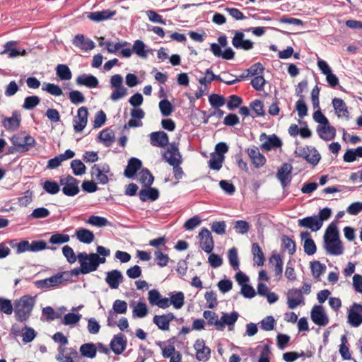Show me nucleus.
<instances>
[{
	"label": "nucleus",
	"instance_id": "nucleus-1",
	"mask_svg": "<svg viewBox=\"0 0 362 362\" xmlns=\"http://www.w3.org/2000/svg\"><path fill=\"white\" fill-rule=\"evenodd\" d=\"M52 339L60 344L58 347V354L55 358L59 362H78L80 358L76 347L66 348L64 346L68 344V339L62 332H56L52 336Z\"/></svg>",
	"mask_w": 362,
	"mask_h": 362
},
{
	"label": "nucleus",
	"instance_id": "nucleus-2",
	"mask_svg": "<svg viewBox=\"0 0 362 362\" xmlns=\"http://www.w3.org/2000/svg\"><path fill=\"white\" fill-rule=\"evenodd\" d=\"M35 298V296L25 295L15 300L14 314L17 321L25 322L30 318L36 303Z\"/></svg>",
	"mask_w": 362,
	"mask_h": 362
},
{
	"label": "nucleus",
	"instance_id": "nucleus-3",
	"mask_svg": "<svg viewBox=\"0 0 362 362\" xmlns=\"http://www.w3.org/2000/svg\"><path fill=\"white\" fill-rule=\"evenodd\" d=\"M10 140L16 151L20 153L28 151L36 144L35 139L32 136L25 134L24 132L14 134Z\"/></svg>",
	"mask_w": 362,
	"mask_h": 362
},
{
	"label": "nucleus",
	"instance_id": "nucleus-4",
	"mask_svg": "<svg viewBox=\"0 0 362 362\" xmlns=\"http://www.w3.org/2000/svg\"><path fill=\"white\" fill-rule=\"evenodd\" d=\"M94 257L95 253L87 254L86 252H82L78 254V261L81 266L82 274H89L98 269Z\"/></svg>",
	"mask_w": 362,
	"mask_h": 362
},
{
	"label": "nucleus",
	"instance_id": "nucleus-5",
	"mask_svg": "<svg viewBox=\"0 0 362 362\" xmlns=\"http://www.w3.org/2000/svg\"><path fill=\"white\" fill-rule=\"evenodd\" d=\"M294 153L313 165H317L321 158L320 154L316 148L310 146L297 147Z\"/></svg>",
	"mask_w": 362,
	"mask_h": 362
},
{
	"label": "nucleus",
	"instance_id": "nucleus-6",
	"mask_svg": "<svg viewBox=\"0 0 362 362\" xmlns=\"http://www.w3.org/2000/svg\"><path fill=\"white\" fill-rule=\"evenodd\" d=\"M63 186L62 192L68 197H74L79 192V181L71 175H67L60 179Z\"/></svg>",
	"mask_w": 362,
	"mask_h": 362
},
{
	"label": "nucleus",
	"instance_id": "nucleus-7",
	"mask_svg": "<svg viewBox=\"0 0 362 362\" xmlns=\"http://www.w3.org/2000/svg\"><path fill=\"white\" fill-rule=\"evenodd\" d=\"M105 44L109 53L115 54L120 50V54L123 57L129 58L132 56V50L129 47L130 43L127 41L122 40L117 42L106 41Z\"/></svg>",
	"mask_w": 362,
	"mask_h": 362
},
{
	"label": "nucleus",
	"instance_id": "nucleus-8",
	"mask_svg": "<svg viewBox=\"0 0 362 362\" xmlns=\"http://www.w3.org/2000/svg\"><path fill=\"white\" fill-rule=\"evenodd\" d=\"M233 34L232 38V45L237 49L250 50L254 47V42L247 39H245V34L241 30H232Z\"/></svg>",
	"mask_w": 362,
	"mask_h": 362
},
{
	"label": "nucleus",
	"instance_id": "nucleus-9",
	"mask_svg": "<svg viewBox=\"0 0 362 362\" xmlns=\"http://www.w3.org/2000/svg\"><path fill=\"white\" fill-rule=\"evenodd\" d=\"M347 322L352 327H358L362 325V304L354 303L349 308Z\"/></svg>",
	"mask_w": 362,
	"mask_h": 362
},
{
	"label": "nucleus",
	"instance_id": "nucleus-10",
	"mask_svg": "<svg viewBox=\"0 0 362 362\" xmlns=\"http://www.w3.org/2000/svg\"><path fill=\"white\" fill-rule=\"evenodd\" d=\"M293 167L290 163H284L279 168L276 178L279 180L283 189L286 188L292 180Z\"/></svg>",
	"mask_w": 362,
	"mask_h": 362
},
{
	"label": "nucleus",
	"instance_id": "nucleus-11",
	"mask_svg": "<svg viewBox=\"0 0 362 362\" xmlns=\"http://www.w3.org/2000/svg\"><path fill=\"white\" fill-rule=\"evenodd\" d=\"M310 318L317 325L325 327L329 323V317L326 314L323 306L315 305L310 312Z\"/></svg>",
	"mask_w": 362,
	"mask_h": 362
},
{
	"label": "nucleus",
	"instance_id": "nucleus-12",
	"mask_svg": "<svg viewBox=\"0 0 362 362\" xmlns=\"http://www.w3.org/2000/svg\"><path fill=\"white\" fill-rule=\"evenodd\" d=\"M304 304L305 298L303 296L302 290L299 288H291L288 291L287 305L288 308L293 310Z\"/></svg>",
	"mask_w": 362,
	"mask_h": 362
},
{
	"label": "nucleus",
	"instance_id": "nucleus-13",
	"mask_svg": "<svg viewBox=\"0 0 362 362\" xmlns=\"http://www.w3.org/2000/svg\"><path fill=\"white\" fill-rule=\"evenodd\" d=\"M200 242V247L206 253L209 254L214 247V242L211 233L206 228H203L198 235Z\"/></svg>",
	"mask_w": 362,
	"mask_h": 362
},
{
	"label": "nucleus",
	"instance_id": "nucleus-14",
	"mask_svg": "<svg viewBox=\"0 0 362 362\" xmlns=\"http://www.w3.org/2000/svg\"><path fill=\"white\" fill-rule=\"evenodd\" d=\"M259 140L262 141L261 148L267 151L280 148L282 146L281 140L276 134L267 136L265 133H262L259 136Z\"/></svg>",
	"mask_w": 362,
	"mask_h": 362
},
{
	"label": "nucleus",
	"instance_id": "nucleus-15",
	"mask_svg": "<svg viewBox=\"0 0 362 362\" xmlns=\"http://www.w3.org/2000/svg\"><path fill=\"white\" fill-rule=\"evenodd\" d=\"M88 108L86 107H81L77 111V115L74 117V129L76 132H81L87 125L88 122Z\"/></svg>",
	"mask_w": 362,
	"mask_h": 362
},
{
	"label": "nucleus",
	"instance_id": "nucleus-16",
	"mask_svg": "<svg viewBox=\"0 0 362 362\" xmlns=\"http://www.w3.org/2000/svg\"><path fill=\"white\" fill-rule=\"evenodd\" d=\"M323 247L327 255L334 256L342 255L344 250L340 239L323 240Z\"/></svg>",
	"mask_w": 362,
	"mask_h": 362
},
{
	"label": "nucleus",
	"instance_id": "nucleus-17",
	"mask_svg": "<svg viewBox=\"0 0 362 362\" xmlns=\"http://www.w3.org/2000/svg\"><path fill=\"white\" fill-rule=\"evenodd\" d=\"M194 348L196 350V358L198 361L206 362L211 357V349L205 345L204 339H197Z\"/></svg>",
	"mask_w": 362,
	"mask_h": 362
},
{
	"label": "nucleus",
	"instance_id": "nucleus-18",
	"mask_svg": "<svg viewBox=\"0 0 362 362\" xmlns=\"http://www.w3.org/2000/svg\"><path fill=\"white\" fill-rule=\"evenodd\" d=\"M72 44L85 52L90 51L95 47V42L92 40L86 38L83 34L76 35L72 40Z\"/></svg>",
	"mask_w": 362,
	"mask_h": 362
},
{
	"label": "nucleus",
	"instance_id": "nucleus-19",
	"mask_svg": "<svg viewBox=\"0 0 362 362\" xmlns=\"http://www.w3.org/2000/svg\"><path fill=\"white\" fill-rule=\"evenodd\" d=\"M175 318L173 313L163 315H156L153 318V322L163 331H168L170 329V323Z\"/></svg>",
	"mask_w": 362,
	"mask_h": 362
},
{
	"label": "nucleus",
	"instance_id": "nucleus-20",
	"mask_svg": "<svg viewBox=\"0 0 362 362\" xmlns=\"http://www.w3.org/2000/svg\"><path fill=\"white\" fill-rule=\"evenodd\" d=\"M300 227L309 228L312 231H317L322 228V220L317 216H307L298 221Z\"/></svg>",
	"mask_w": 362,
	"mask_h": 362
},
{
	"label": "nucleus",
	"instance_id": "nucleus-21",
	"mask_svg": "<svg viewBox=\"0 0 362 362\" xmlns=\"http://www.w3.org/2000/svg\"><path fill=\"white\" fill-rule=\"evenodd\" d=\"M148 300L151 305H156L160 308L166 309L168 303V298L163 297L156 289H152L148 291Z\"/></svg>",
	"mask_w": 362,
	"mask_h": 362
},
{
	"label": "nucleus",
	"instance_id": "nucleus-22",
	"mask_svg": "<svg viewBox=\"0 0 362 362\" xmlns=\"http://www.w3.org/2000/svg\"><path fill=\"white\" fill-rule=\"evenodd\" d=\"M150 144L153 146L163 148L169 143L168 134L163 132H154L149 134Z\"/></svg>",
	"mask_w": 362,
	"mask_h": 362
},
{
	"label": "nucleus",
	"instance_id": "nucleus-23",
	"mask_svg": "<svg viewBox=\"0 0 362 362\" xmlns=\"http://www.w3.org/2000/svg\"><path fill=\"white\" fill-rule=\"evenodd\" d=\"M316 132L320 138L324 141H331L336 136V129L330 125L329 122L327 124L318 125Z\"/></svg>",
	"mask_w": 362,
	"mask_h": 362
},
{
	"label": "nucleus",
	"instance_id": "nucleus-24",
	"mask_svg": "<svg viewBox=\"0 0 362 362\" xmlns=\"http://www.w3.org/2000/svg\"><path fill=\"white\" fill-rule=\"evenodd\" d=\"M127 339L123 334H118L113 337L110 341V349L117 355L121 354L125 349Z\"/></svg>",
	"mask_w": 362,
	"mask_h": 362
},
{
	"label": "nucleus",
	"instance_id": "nucleus-25",
	"mask_svg": "<svg viewBox=\"0 0 362 362\" xmlns=\"http://www.w3.org/2000/svg\"><path fill=\"white\" fill-rule=\"evenodd\" d=\"M116 14L115 11L109 9L87 13V18L96 23L111 19Z\"/></svg>",
	"mask_w": 362,
	"mask_h": 362
},
{
	"label": "nucleus",
	"instance_id": "nucleus-26",
	"mask_svg": "<svg viewBox=\"0 0 362 362\" xmlns=\"http://www.w3.org/2000/svg\"><path fill=\"white\" fill-rule=\"evenodd\" d=\"M301 241H303V249L305 254L313 255L316 252L317 247L310 233L308 231L300 233Z\"/></svg>",
	"mask_w": 362,
	"mask_h": 362
},
{
	"label": "nucleus",
	"instance_id": "nucleus-27",
	"mask_svg": "<svg viewBox=\"0 0 362 362\" xmlns=\"http://www.w3.org/2000/svg\"><path fill=\"white\" fill-rule=\"evenodd\" d=\"M123 281V276L120 271L114 269L106 274L105 281L110 288H118L119 284Z\"/></svg>",
	"mask_w": 362,
	"mask_h": 362
},
{
	"label": "nucleus",
	"instance_id": "nucleus-28",
	"mask_svg": "<svg viewBox=\"0 0 362 362\" xmlns=\"http://www.w3.org/2000/svg\"><path fill=\"white\" fill-rule=\"evenodd\" d=\"M21 117L18 111L15 110L12 112L10 117H5L2 121L3 126L8 130H16L21 124Z\"/></svg>",
	"mask_w": 362,
	"mask_h": 362
},
{
	"label": "nucleus",
	"instance_id": "nucleus-29",
	"mask_svg": "<svg viewBox=\"0 0 362 362\" xmlns=\"http://www.w3.org/2000/svg\"><path fill=\"white\" fill-rule=\"evenodd\" d=\"M247 154L256 168L263 166L266 163L265 156L262 154L259 148L255 146L247 149Z\"/></svg>",
	"mask_w": 362,
	"mask_h": 362
},
{
	"label": "nucleus",
	"instance_id": "nucleus-30",
	"mask_svg": "<svg viewBox=\"0 0 362 362\" xmlns=\"http://www.w3.org/2000/svg\"><path fill=\"white\" fill-rule=\"evenodd\" d=\"M269 264L272 267L276 279L279 280L283 274V260L281 256L278 254L272 255L269 258Z\"/></svg>",
	"mask_w": 362,
	"mask_h": 362
},
{
	"label": "nucleus",
	"instance_id": "nucleus-31",
	"mask_svg": "<svg viewBox=\"0 0 362 362\" xmlns=\"http://www.w3.org/2000/svg\"><path fill=\"white\" fill-rule=\"evenodd\" d=\"M76 82L78 86H85L89 88H96L99 83L95 76L86 74L79 75L76 78Z\"/></svg>",
	"mask_w": 362,
	"mask_h": 362
},
{
	"label": "nucleus",
	"instance_id": "nucleus-32",
	"mask_svg": "<svg viewBox=\"0 0 362 362\" xmlns=\"http://www.w3.org/2000/svg\"><path fill=\"white\" fill-rule=\"evenodd\" d=\"M170 298H168V305L167 308L171 305L175 309H180L185 303V296L182 291H174L169 294Z\"/></svg>",
	"mask_w": 362,
	"mask_h": 362
},
{
	"label": "nucleus",
	"instance_id": "nucleus-33",
	"mask_svg": "<svg viewBox=\"0 0 362 362\" xmlns=\"http://www.w3.org/2000/svg\"><path fill=\"white\" fill-rule=\"evenodd\" d=\"M163 157L165 160L170 164V160H177L181 162V155L179 148L175 143L169 144L167 151L164 153Z\"/></svg>",
	"mask_w": 362,
	"mask_h": 362
},
{
	"label": "nucleus",
	"instance_id": "nucleus-34",
	"mask_svg": "<svg viewBox=\"0 0 362 362\" xmlns=\"http://www.w3.org/2000/svg\"><path fill=\"white\" fill-rule=\"evenodd\" d=\"M238 317L239 314L236 311H233L230 313H223L221 317V323L223 325V330L224 329L226 325L228 327V329L230 331L233 330L234 325L238 320Z\"/></svg>",
	"mask_w": 362,
	"mask_h": 362
},
{
	"label": "nucleus",
	"instance_id": "nucleus-35",
	"mask_svg": "<svg viewBox=\"0 0 362 362\" xmlns=\"http://www.w3.org/2000/svg\"><path fill=\"white\" fill-rule=\"evenodd\" d=\"M141 161L136 158H131L124 170V175L127 177H132L141 168Z\"/></svg>",
	"mask_w": 362,
	"mask_h": 362
},
{
	"label": "nucleus",
	"instance_id": "nucleus-36",
	"mask_svg": "<svg viewBox=\"0 0 362 362\" xmlns=\"http://www.w3.org/2000/svg\"><path fill=\"white\" fill-rule=\"evenodd\" d=\"M76 238L82 243L90 244L95 238L94 233L88 229L81 228L76 230Z\"/></svg>",
	"mask_w": 362,
	"mask_h": 362
},
{
	"label": "nucleus",
	"instance_id": "nucleus-37",
	"mask_svg": "<svg viewBox=\"0 0 362 362\" xmlns=\"http://www.w3.org/2000/svg\"><path fill=\"white\" fill-rule=\"evenodd\" d=\"M146 188L147 189H143L139 191V197L141 201H155L158 199L159 192L157 189L151 187Z\"/></svg>",
	"mask_w": 362,
	"mask_h": 362
},
{
	"label": "nucleus",
	"instance_id": "nucleus-38",
	"mask_svg": "<svg viewBox=\"0 0 362 362\" xmlns=\"http://www.w3.org/2000/svg\"><path fill=\"white\" fill-rule=\"evenodd\" d=\"M332 105L339 117H344L349 118V111L346 103L342 99L334 98L332 99Z\"/></svg>",
	"mask_w": 362,
	"mask_h": 362
},
{
	"label": "nucleus",
	"instance_id": "nucleus-39",
	"mask_svg": "<svg viewBox=\"0 0 362 362\" xmlns=\"http://www.w3.org/2000/svg\"><path fill=\"white\" fill-rule=\"evenodd\" d=\"M203 317L207 320L209 325L215 326L217 330L223 331L221 319H218V316L216 313L211 310H205L203 313Z\"/></svg>",
	"mask_w": 362,
	"mask_h": 362
},
{
	"label": "nucleus",
	"instance_id": "nucleus-40",
	"mask_svg": "<svg viewBox=\"0 0 362 362\" xmlns=\"http://www.w3.org/2000/svg\"><path fill=\"white\" fill-rule=\"evenodd\" d=\"M16 42L8 41L4 45V49L1 52L2 54H8V57L15 58L20 55H25V51L23 50L22 52L16 47Z\"/></svg>",
	"mask_w": 362,
	"mask_h": 362
},
{
	"label": "nucleus",
	"instance_id": "nucleus-41",
	"mask_svg": "<svg viewBox=\"0 0 362 362\" xmlns=\"http://www.w3.org/2000/svg\"><path fill=\"white\" fill-rule=\"evenodd\" d=\"M132 53H135L141 59H146L148 54V50L146 49V45L141 40H136L134 42Z\"/></svg>",
	"mask_w": 362,
	"mask_h": 362
},
{
	"label": "nucleus",
	"instance_id": "nucleus-42",
	"mask_svg": "<svg viewBox=\"0 0 362 362\" xmlns=\"http://www.w3.org/2000/svg\"><path fill=\"white\" fill-rule=\"evenodd\" d=\"M98 139L106 147H109L115 141V133L110 129H105L100 132Z\"/></svg>",
	"mask_w": 362,
	"mask_h": 362
},
{
	"label": "nucleus",
	"instance_id": "nucleus-43",
	"mask_svg": "<svg viewBox=\"0 0 362 362\" xmlns=\"http://www.w3.org/2000/svg\"><path fill=\"white\" fill-rule=\"evenodd\" d=\"M252 253L253 255L254 264L262 266L265 258L264 253L258 243H254L252 245Z\"/></svg>",
	"mask_w": 362,
	"mask_h": 362
},
{
	"label": "nucleus",
	"instance_id": "nucleus-44",
	"mask_svg": "<svg viewBox=\"0 0 362 362\" xmlns=\"http://www.w3.org/2000/svg\"><path fill=\"white\" fill-rule=\"evenodd\" d=\"M310 269L313 277L320 281L321 275L326 271V266L320 261H313L310 262Z\"/></svg>",
	"mask_w": 362,
	"mask_h": 362
},
{
	"label": "nucleus",
	"instance_id": "nucleus-45",
	"mask_svg": "<svg viewBox=\"0 0 362 362\" xmlns=\"http://www.w3.org/2000/svg\"><path fill=\"white\" fill-rule=\"evenodd\" d=\"M56 74L62 81H68L72 77L71 71L66 64H58L56 67Z\"/></svg>",
	"mask_w": 362,
	"mask_h": 362
},
{
	"label": "nucleus",
	"instance_id": "nucleus-46",
	"mask_svg": "<svg viewBox=\"0 0 362 362\" xmlns=\"http://www.w3.org/2000/svg\"><path fill=\"white\" fill-rule=\"evenodd\" d=\"M80 353L83 356L93 358L97 353V348L93 343L83 344L80 347Z\"/></svg>",
	"mask_w": 362,
	"mask_h": 362
},
{
	"label": "nucleus",
	"instance_id": "nucleus-47",
	"mask_svg": "<svg viewBox=\"0 0 362 362\" xmlns=\"http://www.w3.org/2000/svg\"><path fill=\"white\" fill-rule=\"evenodd\" d=\"M339 238V233L336 223H331L324 234L323 240H337Z\"/></svg>",
	"mask_w": 362,
	"mask_h": 362
},
{
	"label": "nucleus",
	"instance_id": "nucleus-48",
	"mask_svg": "<svg viewBox=\"0 0 362 362\" xmlns=\"http://www.w3.org/2000/svg\"><path fill=\"white\" fill-rule=\"evenodd\" d=\"M139 181L144 185V187H151L154 181L153 175L148 169H142L139 174Z\"/></svg>",
	"mask_w": 362,
	"mask_h": 362
},
{
	"label": "nucleus",
	"instance_id": "nucleus-49",
	"mask_svg": "<svg viewBox=\"0 0 362 362\" xmlns=\"http://www.w3.org/2000/svg\"><path fill=\"white\" fill-rule=\"evenodd\" d=\"M148 308L143 302H139L133 308L132 316L134 318H143L148 314Z\"/></svg>",
	"mask_w": 362,
	"mask_h": 362
},
{
	"label": "nucleus",
	"instance_id": "nucleus-50",
	"mask_svg": "<svg viewBox=\"0 0 362 362\" xmlns=\"http://www.w3.org/2000/svg\"><path fill=\"white\" fill-rule=\"evenodd\" d=\"M42 90L54 96H60L63 94V91L59 86L54 83H44L42 86Z\"/></svg>",
	"mask_w": 362,
	"mask_h": 362
},
{
	"label": "nucleus",
	"instance_id": "nucleus-51",
	"mask_svg": "<svg viewBox=\"0 0 362 362\" xmlns=\"http://www.w3.org/2000/svg\"><path fill=\"white\" fill-rule=\"evenodd\" d=\"M86 223L90 225L100 228L105 227L110 224L109 221L106 218L95 215H92L89 216V218L86 221Z\"/></svg>",
	"mask_w": 362,
	"mask_h": 362
},
{
	"label": "nucleus",
	"instance_id": "nucleus-52",
	"mask_svg": "<svg viewBox=\"0 0 362 362\" xmlns=\"http://www.w3.org/2000/svg\"><path fill=\"white\" fill-rule=\"evenodd\" d=\"M70 237L68 234L55 233L51 235L49 243L52 245H62L69 241Z\"/></svg>",
	"mask_w": 362,
	"mask_h": 362
},
{
	"label": "nucleus",
	"instance_id": "nucleus-53",
	"mask_svg": "<svg viewBox=\"0 0 362 362\" xmlns=\"http://www.w3.org/2000/svg\"><path fill=\"white\" fill-rule=\"evenodd\" d=\"M250 107L255 114L252 115L253 118L257 117H262L265 115L263 103L260 100H255L250 103Z\"/></svg>",
	"mask_w": 362,
	"mask_h": 362
},
{
	"label": "nucleus",
	"instance_id": "nucleus-54",
	"mask_svg": "<svg viewBox=\"0 0 362 362\" xmlns=\"http://www.w3.org/2000/svg\"><path fill=\"white\" fill-rule=\"evenodd\" d=\"M224 158V156H217L212 153L211 158L209 160V168L214 170H219L222 168Z\"/></svg>",
	"mask_w": 362,
	"mask_h": 362
},
{
	"label": "nucleus",
	"instance_id": "nucleus-55",
	"mask_svg": "<svg viewBox=\"0 0 362 362\" xmlns=\"http://www.w3.org/2000/svg\"><path fill=\"white\" fill-rule=\"evenodd\" d=\"M228 261L232 268L237 271L239 270V259L238 256V251L235 247H232L228 250Z\"/></svg>",
	"mask_w": 362,
	"mask_h": 362
},
{
	"label": "nucleus",
	"instance_id": "nucleus-56",
	"mask_svg": "<svg viewBox=\"0 0 362 362\" xmlns=\"http://www.w3.org/2000/svg\"><path fill=\"white\" fill-rule=\"evenodd\" d=\"M15 240H11L10 242V245L12 248L16 250L17 254H21L23 252H25L30 251V243L28 240H21L18 243H14Z\"/></svg>",
	"mask_w": 362,
	"mask_h": 362
},
{
	"label": "nucleus",
	"instance_id": "nucleus-57",
	"mask_svg": "<svg viewBox=\"0 0 362 362\" xmlns=\"http://www.w3.org/2000/svg\"><path fill=\"white\" fill-rule=\"evenodd\" d=\"M282 247L286 250L288 252L293 255L296 250V246L295 242L288 237L287 235H283L281 237Z\"/></svg>",
	"mask_w": 362,
	"mask_h": 362
},
{
	"label": "nucleus",
	"instance_id": "nucleus-58",
	"mask_svg": "<svg viewBox=\"0 0 362 362\" xmlns=\"http://www.w3.org/2000/svg\"><path fill=\"white\" fill-rule=\"evenodd\" d=\"M71 168L73 173L76 176H80L86 173V167L81 160L76 159L71 162Z\"/></svg>",
	"mask_w": 362,
	"mask_h": 362
},
{
	"label": "nucleus",
	"instance_id": "nucleus-59",
	"mask_svg": "<svg viewBox=\"0 0 362 362\" xmlns=\"http://www.w3.org/2000/svg\"><path fill=\"white\" fill-rule=\"evenodd\" d=\"M159 109L163 117L170 115L174 110L173 105L167 99H163L159 102Z\"/></svg>",
	"mask_w": 362,
	"mask_h": 362
},
{
	"label": "nucleus",
	"instance_id": "nucleus-60",
	"mask_svg": "<svg viewBox=\"0 0 362 362\" xmlns=\"http://www.w3.org/2000/svg\"><path fill=\"white\" fill-rule=\"evenodd\" d=\"M44 190L50 194H56L59 190L60 187L58 183L52 180H46L42 185Z\"/></svg>",
	"mask_w": 362,
	"mask_h": 362
},
{
	"label": "nucleus",
	"instance_id": "nucleus-61",
	"mask_svg": "<svg viewBox=\"0 0 362 362\" xmlns=\"http://www.w3.org/2000/svg\"><path fill=\"white\" fill-rule=\"evenodd\" d=\"M40 103V99L37 95L28 96L25 98L23 108L25 110H33Z\"/></svg>",
	"mask_w": 362,
	"mask_h": 362
},
{
	"label": "nucleus",
	"instance_id": "nucleus-62",
	"mask_svg": "<svg viewBox=\"0 0 362 362\" xmlns=\"http://www.w3.org/2000/svg\"><path fill=\"white\" fill-rule=\"evenodd\" d=\"M81 317V314L69 313L64 316L62 323L64 325H74L80 321Z\"/></svg>",
	"mask_w": 362,
	"mask_h": 362
},
{
	"label": "nucleus",
	"instance_id": "nucleus-63",
	"mask_svg": "<svg viewBox=\"0 0 362 362\" xmlns=\"http://www.w3.org/2000/svg\"><path fill=\"white\" fill-rule=\"evenodd\" d=\"M259 324L262 329L272 331L274 329L276 321L273 316L269 315L262 319Z\"/></svg>",
	"mask_w": 362,
	"mask_h": 362
},
{
	"label": "nucleus",
	"instance_id": "nucleus-64",
	"mask_svg": "<svg viewBox=\"0 0 362 362\" xmlns=\"http://www.w3.org/2000/svg\"><path fill=\"white\" fill-rule=\"evenodd\" d=\"M257 349L260 350L258 362H270V346L268 344H265L262 346H258Z\"/></svg>",
	"mask_w": 362,
	"mask_h": 362
}]
</instances>
